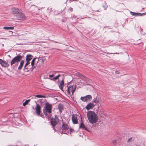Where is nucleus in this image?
Here are the masks:
<instances>
[{
    "mask_svg": "<svg viewBox=\"0 0 146 146\" xmlns=\"http://www.w3.org/2000/svg\"><path fill=\"white\" fill-rule=\"evenodd\" d=\"M88 119L89 122L92 124L96 123L98 120L97 115L93 111H89L87 113Z\"/></svg>",
    "mask_w": 146,
    "mask_h": 146,
    "instance_id": "nucleus-1",
    "label": "nucleus"
},
{
    "mask_svg": "<svg viewBox=\"0 0 146 146\" xmlns=\"http://www.w3.org/2000/svg\"><path fill=\"white\" fill-rule=\"evenodd\" d=\"M76 88V85H73L67 86V89L66 90V92L69 96L72 98H74V93L75 91Z\"/></svg>",
    "mask_w": 146,
    "mask_h": 146,
    "instance_id": "nucleus-2",
    "label": "nucleus"
},
{
    "mask_svg": "<svg viewBox=\"0 0 146 146\" xmlns=\"http://www.w3.org/2000/svg\"><path fill=\"white\" fill-rule=\"evenodd\" d=\"M62 133L66 134H71L72 132V129H69L68 125L66 123H63L62 125Z\"/></svg>",
    "mask_w": 146,
    "mask_h": 146,
    "instance_id": "nucleus-3",
    "label": "nucleus"
},
{
    "mask_svg": "<svg viewBox=\"0 0 146 146\" xmlns=\"http://www.w3.org/2000/svg\"><path fill=\"white\" fill-rule=\"evenodd\" d=\"M52 105L48 103H46L44 107L43 112L46 115H47L48 113H50L52 112Z\"/></svg>",
    "mask_w": 146,
    "mask_h": 146,
    "instance_id": "nucleus-4",
    "label": "nucleus"
},
{
    "mask_svg": "<svg viewBox=\"0 0 146 146\" xmlns=\"http://www.w3.org/2000/svg\"><path fill=\"white\" fill-rule=\"evenodd\" d=\"M22 56L20 55H18L17 56L14 57L11 62V64L12 65L13 64H16V65H18V62L22 59Z\"/></svg>",
    "mask_w": 146,
    "mask_h": 146,
    "instance_id": "nucleus-5",
    "label": "nucleus"
},
{
    "mask_svg": "<svg viewBox=\"0 0 146 146\" xmlns=\"http://www.w3.org/2000/svg\"><path fill=\"white\" fill-rule=\"evenodd\" d=\"M92 99V97L90 95H88L84 97H81L80 99L84 102H87L90 101Z\"/></svg>",
    "mask_w": 146,
    "mask_h": 146,
    "instance_id": "nucleus-6",
    "label": "nucleus"
},
{
    "mask_svg": "<svg viewBox=\"0 0 146 146\" xmlns=\"http://www.w3.org/2000/svg\"><path fill=\"white\" fill-rule=\"evenodd\" d=\"M59 121L58 118L55 115L54 119H52L51 121V124L53 127L55 126Z\"/></svg>",
    "mask_w": 146,
    "mask_h": 146,
    "instance_id": "nucleus-7",
    "label": "nucleus"
},
{
    "mask_svg": "<svg viewBox=\"0 0 146 146\" xmlns=\"http://www.w3.org/2000/svg\"><path fill=\"white\" fill-rule=\"evenodd\" d=\"M19 14L17 15V18L19 19V20H23L25 19L26 17L24 14L20 12Z\"/></svg>",
    "mask_w": 146,
    "mask_h": 146,
    "instance_id": "nucleus-8",
    "label": "nucleus"
},
{
    "mask_svg": "<svg viewBox=\"0 0 146 146\" xmlns=\"http://www.w3.org/2000/svg\"><path fill=\"white\" fill-rule=\"evenodd\" d=\"M36 109V113L37 115H39L40 114V113L41 108L40 106L36 104V106L35 107Z\"/></svg>",
    "mask_w": 146,
    "mask_h": 146,
    "instance_id": "nucleus-9",
    "label": "nucleus"
},
{
    "mask_svg": "<svg viewBox=\"0 0 146 146\" xmlns=\"http://www.w3.org/2000/svg\"><path fill=\"white\" fill-rule=\"evenodd\" d=\"M0 64L5 67H7L9 66V64L8 63L5 61L2 60L1 59H0Z\"/></svg>",
    "mask_w": 146,
    "mask_h": 146,
    "instance_id": "nucleus-10",
    "label": "nucleus"
},
{
    "mask_svg": "<svg viewBox=\"0 0 146 146\" xmlns=\"http://www.w3.org/2000/svg\"><path fill=\"white\" fill-rule=\"evenodd\" d=\"M72 119L74 124H76L78 123V119L77 115H72Z\"/></svg>",
    "mask_w": 146,
    "mask_h": 146,
    "instance_id": "nucleus-11",
    "label": "nucleus"
},
{
    "mask_svg": "<svg viewBox=\"0 0 146 146\" xmlns=\"http://www.w3.org/2000/svg\"><path fill=\"white\" fill-rule=\"evenodd\" d=\"M39 61L38 58H35L33 59L31 62V65L33 67L34 64H36Z\"/></svg>",
    "mask_w": 146,
    "mask_h": 146,
    "instance_id": "nucleus-12",
    "label": "nucleus"
},
{
    "mask_svg": "<svg viewBox=\"0 0 146 146\" xmlns=\"http://www.w3.org/2000/svg\"><path fill=\"white\" fill-rule=\"evenodd\" d=\"M11 11L13 14H17L19 13L20 12L18 8L15 7L12 8Z\"/></svg>",
    "mask_w": 146,
    "mask_h": 146,
    "instance_id": "nucleus-13",
    "label": "nucleus"
},
{
    "mask_svg": "<svg viewBox=\"0 0 146 146\" xmlns=\"http://www.w3.org/2000/svg\"><path fill=\"white\" fill-rule=\"evenodd\" d=\"M96 104H94L93 103H90L88 104L86 107V108L88 110H89L92 108L94 107Z\"/></svg>",
    "mask_w": 146,
    "mask_h": 146,
    "instance_id": "nucleus-14",
    "label": "nucleus"
},
{
    "mask_svg": "<svg viewBox=\"0 0 146 146\" xmlns=\"http://www.w3.org/2000/svg\"><path fill=\"white\" fill-rule=\"evenodd\" d=\"M64 85V81L63 79L62 80L60 83V85L59 86L60 89L61 90H62L63 88V87Z\"/></svg>",
    "mask_w": 146,
    "mask_h": 146,
    "instance_id": "nucleus-15",
    "label": "nucleus"
},
{
    "mask_svg": "<svg viewBox=\"0 0 146 146\" xmlns=\"http://www.w3.org/2000/svg\"><path fill=\"white\" fill-rule=\"evenodd\" d=\"M24 63V61L22 60L21 61L19 66L18 68V69L19 70H20L22 68L23 65Z\"/></svg>",
    "mask_w": 146,
    "mask_h": 146,
    "instance_id": "nucleus-16",
    "label": "nucleus"
},
{
    "mask_svg": "<svg viewBox=\"0 0 146 146\" xmlns=\"http://www.w3.org/2000/svg\"><path fill=\"white\" fill-rule=\"evenodd\" d=\"M58 108L60 113H61L62 112L63 110H64V107L61 104H59L58 106Z\"/></svg>",
    "mask_w": 146,
    "mask_h": 146,
    "instance_id": "nucleus-17",
    "label": "nucleus"
},
{
    "mask_svg": "<svg viewBox=\"0 0 146 146\" xmlns=\"http://www.w3.org/2000/svg\"><path fill=\"white\" fill-rule=\"evenodd\" d=\"M130 13L133 16H137L140 15L141 16L143 14H141L140 13H134L132 11H130Z\"/></svg>",
    "mask_w": 146,
    "mask_h": 146,
    "instance_id": "nucleus-18",
    "label": "nucleus"
},
{
    "mask_svg": "<svg viewBox=\"0 0 146 146\" xmlns=\"http://www.w3.org/2000/svg\"><path fill=\"white\" fill-rule=\"evenodd\" d=\"M32 56L31 55H27L26 58V61H30L32 59Z\"/></svg>",
    "mask_w": 146,
    "mask_h": 146,
    "instance_id": "nucleus-19",
    "label": "nucleus"
},
{
    "mask_svg": "<svg viewBox=\"0 0 146 146\" xmlns=\"http://www.w3.org/2000/svg\"><path fill=\"white\" fill-rule=\"evenodd\" d=\"M79 127L82 129L87 130V129L86 128L85 125L83 123H81Z\"/></svg>",
    "mask_w": 146,
    "mask_h": 146,
    "instance_id": "nucleus-20",
    "label": "nucleus"
},
{
    "mask_svg": "<svg viewBox=\"0 0 146 146\" xmlns=\"http://www.w3.org/2000/svg\"><path fill=\"white\" fill-rule=\"evenodd\" d=\"M3 29L5 30L13 29L14 27H3Z\"/></svg>",
    "mask_w": 146,
    "mask_h": 146,
    "instance_id": "nucleus-21",
    "label": "nucleus"
},
{
    "mask_svg": "<svg viewBox=\"0 0 146 146\" xmlns=\"http://www.w3.org/2000/svg\"><path fill=\"white\" fill-rule=\"evenodd\" d=\"M30 101V99L26 100L24 103H23V106H25Z\"/></svg>",
    "mask_w": 146,
    "mask_h": 146,
    "instance_id": "nucleus-22",
    "label": "nucleus"
},
{
    "mask_svg": "<svg viewBox=\"0 0 146 146\" xmlns=\"http://www.w3.org/2000/svg\"><path fill=\"white\" fill-rule=\"evenodd\" d=\"M44 59L43 58H40L39 59V61L38 62H40L41 63V64H43L44 62Z\"/></svg>",
    "mask_w": 146,
    "mask_h": 146,
    "instance_id": "nucleus-23",
    "label": "nucleus"
},
{
    "mask_svg": "<svg viewBox=\"0 0 146 146\" xmlns=\"http://www.w3.org/2000/svg\"><path fill=\"white\" fill-rule=\"evenodd\" d=\"M27 63L25 64V65L24 66V70H25V69H27V68L26 67L27 66L29 65L30 63V62L29 61H27Z\"/></svg>",
    "mask_w": 146,
    "mask_h": 146,
    "instance_id": "nucleus-24",
    "label": "nucleus"
},
{
    "mask_svg": "<svg viewBox=\"0 0 146 146\" xmlns=\"http://www.w3.org/2000/svg\"><path fill=\"white\" fill-rule=\"evenodd\" d=\"M35 97H36L40 98H45V96H44L41 95H37L35 96Z\"/></svg>",
    "mask_w": 146,
    "mask_h": 146,
    "instance_id": "nucleus-25",
    "label": "nucleus"
},
{
    "mask_svg": "<svg viewBox=\"0 0 146 146\" xmlns=\"http://www.w3.org/2000/svg\"><path fill=\"white\" fill-rule=\"evenodd\" d=\"M99 102V101L97 100V98H95L93 100V102L95 103L96 104L98 103Z\"/></svg>",
    "mask_w": 146,
    "mask_h": 146,
    "instance_id": "nucleus-26",
    "label": "nucleus"
},
{
    "mask_svg": "<svg viewBox=\"0 0 146 146\" xmlns=\"http://www.w3.org/2000/svg\"><path fill=\"white\" fill-rule=\"evenodd\" d=\"M60 76V75L59 74L58 75L56 76V77H55L54 78H53V80H56Z\"/></svg>",
    "mask_w": 146,
    "mask_h": 146,
    "instance_id": "nucleus-27",
    "label": "nucleus"
},
{
    "mask_svg": "<svg viewBox=\"0 0 146 146\" xmlns=\"http://www.w3.org/2000/svg\"><path fill=\"white\" fill-rule=\"evenodd\" d=\"M60 76V75L59 74L58 75L56 76V77H55L54 78H53V80H56Z\"/></svg>",
    "mask_w": 146,
    "mask_h": 146,
    "instance_id": "nucleus-28",
    "label": "nucleus"
},
{
    "mask_svg": "<svg viewBox=\"0 0 146 146\" xmlns=\"http://www.w3.org/2000/svg\"><path fill=\"white\" fill-rule=\"evenodd\" d=\"M60 76V75L59 74L58 75L56 76V77H55L54 78H53V80H56Z\"/></svg>",
    "mask_w": 146,
    "mask_h": 146,
    "instance_id": "nucleus-29",
    "label": "nucleus"
},
{
    "mask_svg": "<svg viewBox=\"0 0 146 146\" xmlns=\"http://www.w3.org/2000/svg\"><path fill=\"white\" fill-rule=\"evenodd\" d=\"M84 80H85L86 81H89L90 80L89 79L85 76L84 77Z\"/></svg>",
    "mask_w": 146,
    "mask_h": 146,
    "instance_id": "nucleus-30",
    "label": "nucleus"
},
{
    "mask_svg": "<svg viewBox=\"0 0 146 146\" xmlns=\"http://www.w3.org/2000/svg\"><path fill=\"white\" fill-rule=\"evenodd\" d=\"M55 74V73H54L53 74H51V75H49V77L50 78H52L54 76Z\"/></svg>",
    "mask_w": 146,
    "mask_h": 146,
    "instance_id": "nucleus-31",
    "label": "nucleus"
},
{
    "mask_svg": "<svg viewBox=\"0 0 146 146\" xmlns=\"http://www.w3.org/2000/svg\"><path fill=\"white\" fill-rule=\"evenodd\" d=\"M78 75L79 76H81V77H83V78H84V76H84L83 75H82V74H80V73H78Z\"/></svg>",
    "mask_w": 146,
    "mask_h": 146,
    "instance_id": "nucleus-32",
    "label": "nucleus"
},
{
    "mask_svg": "<svg viewBox=\"0 0 146 146\" xmlns=\"http://www.w3.org/2000/svg\"><path fill=\"white\" fill-rule=\"evenodd\" d=\"M131 138H129L128 140V142H129L130 141H131Z\"/></svg>",
    "mask_w": 146,
    "mask_h": 146,
    "instance_id": "nucleus-33",
    "label": "nucleus"
},
{
    "mask_svg": "<svg viewBox=\"0 0 146 146\" xmlns=\"http://www.w3.org/2000/svg\"><path fill=\"white\" fill-rule=\"evenodd\" d=\"M70 11H73V9H72V8H71V7H70Z\"/></svg>",
    "mask_w": 146,
    "mask_h": 146,
    "instance_id": "nucleus-34",
    "label": "nucleus"
},
{
    "mask_svg": "<svg viewBox=\"0 0 146 146\" xmlns=\"http://www.w3.org/2000/svg\"><path fill=\"white\" fill-rule=\"evenodd\" d=\"M115 73H118V71H115Z\"/></svg>",
    "mask_w": 146,
    "mask_h": 146,
    "instance_id": "nucleus-35",
    "label": "nucleus"
},
{
    "mask_svg": "<svg viewBox=\"0 0 146 146\" xmlns=\"http://www.w3.org/2000/svg\"><path fill=\"white\" fill-rule=\"evenodd\" d=\"M114 141V143H116V141Z\"/></svg>",
    "mask_w": 146,
    "mask_h": 146,
    "instance_id": "nucleus-36",
    "label": "nucleus"
},
{
    "mask_svg": "<svg viewBox=\"0 0 146 146\" xmlns=\"http://www.w3.org/2000/svg\"><path fill=\"white\" fill-rule=\"evenodd\" d=\"M35 66L33 68H35Z\"/></svg>",
    "mask_w": 146,
    "mask_h": 146,
    "instance_id": "nucleus-37",
    "label": "nucleus"
}]
</instances>
